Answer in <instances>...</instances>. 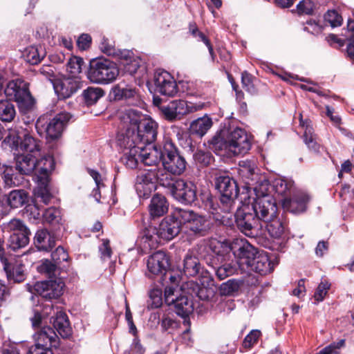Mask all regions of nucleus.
Segmentation results:
<instances>
[{
	"instance_id": "nucleus-1",
	"label": "nucleus",
	"mask_w": 354,
	"mask_h": 354,
	"mask_svg": "<svg viewBox=\"0 0 354 354\" xmlns=\"http://www.w3.org/2000/svg\"><path fill=\"white\" fill-rule=\"evenodd\" d=\"M274 199L269 194L257 197L251 204L243 205L235 214L237 227L246 236H254L262 227L261 221L274 213Z\"/></svg>"
},
{
	"instance_id": "nucleus-2",
	"label": "nucleus",
	"mask_w": 354,
	"mask_h": 354,
	"mask_svg": "<svg viewBox=\"0 0 354 354\" xmlns=\"http://www.w3.org/2000/svg\"><path fill=\"white\" fill-rule=\"evenodd\" d=\"M198 250L201 257L212 268L218 280H223L236 272V264L225 262L227 256L231 252L229 242L213 239L207 243L200 245Z\"/></svg>"
},
{
	"instance_id": "nucleus-3",
	"label": "nucleus",
	"mask_w": 354,
	"mask_h": 354,
	"mask_svg": "<svg viewBox=\"0 0 354 354\" xmlns=\"http://www.w3.org/2000/svg\"><path fill=\"white\" fill-rule=\"evenodd\" d=\"M180 209H176L171 214L165 217L158 227L149 226L144 230L141 240L147 243L149 248L158 246L159 239L171 241L181 231L183 222L180 218Z\"/></svg>"
},
{
	"instance_id": "nucleus-4",
	"label": "nucleus",
	"mask_w": 354,
	"mask_h": 354,
	"mask_svg": "<svg viewBox=\"0 0 354 354\" xmlns=\"http://www.w3.org/2000/svg\"><path fill=\"white\" fill-rule=\"evenodd\" d=\"M15 171L21 176H30L35 173L37 180L46 183L50 172L55 168L52 157H45L37 160V156L25 153H18L15 158Z\"/></svg>"
},
{
	"instance_id": "nucleus-5",
	"label": "nucleus",
	"mask_w": 354,
	"mask_h": 354,
	"mask_svg": "<svg viewBox=\"0 0 354 354\" xmlns=\"http://www.w3.org/2000/svg\"><path fill=\"white\" fill-rule=\"evenodd\" d=\"M3 144L11 150L37 156L41 149V142L26 129H10Z\"/></svg>"
},
{
	"instance_id": "nucleus-6",
	"label": "nucleus",
	"mask_w": 354,
	"mask_h": 354,
	"mask_svg": "<svg viewBox=\"0 0 354 354\" xmlns=\"http://www.w3.org/2000/svg\"><path fill=\"white\" fill-rule=\"evenodd\" d=\"M72 115L66 111L60 112L54 116L48 114L41 115L37 120L35 128L41 136H44L47 142L58 140L68 125Z\"/></svg>"
},
{
	"instance_id": "nucleus-7",
	"label": "nucleus",
	"mask_w": 354,
	"mask_h": 354,
	"mask_svg": "<svg viewBox=\"0 0 354 354\" xmlns=\"http://www.w3.org/2000/svg\"><path fill=\"white\" fill-rule=\"evenodd\" d=\"M119 74L116 63L105 58L91 59L86 71V77L90 82L102 85L113 82Z\"/></svg>"
},
{
	"instance_id": "nucleus-8",
	"label": "nucleus",
	"mask_w": 354,
	"mask_h": 354,
	"mask_svg": "<svg viewBox=\"0 0 354 354\" xmlns=\"http://www.w3.org/2000/svg\"><path fill=\"white\" fill-rule=\"evenodd\" d=\"M129 122L145 146L156 140L158 124L151 118L137 111L131 110L128 113Z\"/></svg>"
},
{
	"instance_id": "nucleus-9",
	"label": "nucleus",
	"mask_w": 354,
	"mask_h": 354,
	"mask_svg": "<svg viewBox=\"0 0 354 354\" xmlns=\"http://www.w3.org/2000/svg\"><path fill=\"white\" fill-rule=\"evenodd\" d=\"M171 176L162 169L155 167L144 170L136 178V191L144 197L148 196L156 187V183L167 187L170 185Z\"/></svg>"
},
{
	"instance_id": "nucleus-10",
	"label": "nucleus",
	"mask_w": 354,
	"mask_h": 354,
	"mask_svg": "<svg viewBox=\"0 0 354 354\" xmlns=\"http://www.w3.org/2000/svg\"><path fill=\"white\" fill-rule=\"evenodd\" d=\"M8 100L15 101L20 111L26 113L34 106L35 100L29 91V84L21 79L9 81L4 89Z\"/></svg>"
},
{
	"instance_id": "nucleus-11",
	"label": "nucleus",
	"mask_w": 354,
	"mask_h": 354,
	"mask_svg": "<svg viewBox=\"0 0 354 354\" xmlns=\"http://www.w3.org/2000/svg\"><path fill=\"white\" fill-rule=\"evenodd\" d=\"M187 162L178 147L170 140L163 143L162 167L165 172L171 177L182 175L186 170Z\"/></svg>"
},
{
	"instance_id": "nucleus-12",
	"label": "nucleus",
	"mask_w": 354,
	"mask_h": 354,
	"mask_svg": "<svg viewBox=\"0 0 354 354\" xmlns=\"http://www.w3.org/2000/svg\"><path fill=\"white\" fill-rule=\"evenodd\" d=\"M215 187L221 194L222 212H230L239 194L236 181L226 173L220 174L215 178Z\"/></svg>"
},
{
	"instance_id": "nucleus-13",
	"label": "nucleus",
	"mask_w": 354,
	"mask_h": 354,
	"mask_svg": "<svg viewBox=\"0 0 354 354\" xmlns=\"http://www.w3.org/2000/svg\"><path fill=\"white\" fill-rule=\"evenodd\" d=\"M1 228L3 232H10L8 242L10 250L16 251L28 244L31 232L22 221L12 219L8 223H3Z\"/></svg>"
},
{
	"instance_id": "nucleus-14",
	"label": "nucleus",
	"mask_w": 354,
	"mask_h": 354,
	"mask_svg": "<svg viewBox=\"0 0 354 354\" xmlns=\"http://www.w3.org/2000/svg\"><path fill=\"white\" fill-rule=\"evenodd\" d=\"M167 187L170 189L173 197L182 204L192 205L198 198L196 185L192 181L171 177L170 185Z\"/></svg>"
},
{
	"instance_id": "nucleus-15",
	"label": "nucleus",
	"mask_w": 354,
	"mask_h": 354,
	"mask_svg": "<svg viewBox=\"0 0 354 354\" xmlns=\"http://www.w3.org/2000/svg\"><path fill=\"white\" fill-rule=\"evenodd\" d=\"M204 103L194 104L184 100H173L166 106H161L160 110L165 118L173 122L180 120L184 115L201 110Z\"/></svg>"
},
{
	"instance_id": "nucleus-16",
	"label": "nucleus",
	"mask_w": 354,
	"mask_h": 354,
	"mask_svg": "<svg viewBox=\"0 0 354 354\" xmlns=\"http://www.w3.org/2000/svg\"><path fill=\"white\" fill-rule=\"evenodd\" d=\"M180 218L183 225L191 234L197 236H206L211 229V222L204 216L200 215L192 210L180 209Z\"/></svg>"
},
{
	"instance_id": "nucleus-17",
	"label": "nucleus",
	"mask_w": 354,
	"mask_h": 354,
	"mask_svg": "<svg viewBox=\"0 0 354 354\" xmlns=\"http://www.w3.org/2000/svg\"><path fill=\"white\" fill-rule=\"evenodd\" d=\"M234 257L236 258V266L243 271L248 270L259 254L257 250L246 240H236L232 243H229Z\"/></svg>"
},
{
	"instance_id": "nucleus-18",
	"label": "nucleus",
	"mask_w": 354,
	"mask_h": 354,
	"mask_svg": "<svg viewBox=\"0 0 354 354\" xmlns=\"http://www.w3.org/2000/svg\"><path fill=\"white\" fill-rule=\"evenodd\" d=\"M153 82L155 91L162 95L174 97L178 93V86L174 77L165 70H156Z\"/></svg>"
},
{
	"instance_id": "nucleus-19",
	"label": "nucleus",
	"mask_w": 354,
	"mask_h": 354,
	"mask_svg": "<svg viewBox=\"0 0 354 354\" xmlns=\"http://www.w3.org/2000/svg\"><path fill=\"white\" fill-rule=\"evenodd\" d=\"M228 147L232 156L246 153L251 148L250 137L246 131L241 128H236L232 131L227 130Z\"/></svg>"
},
{
	"instance_id": "nucleus-20",
	"label": "nucleus",
	"mask_w": 354,
	"mask_h": 354,
	"mask_svg": "<svg viewBox=\"0 0 354 354\" xmlns=\"http://www.w3.org/2000/svg\"><path fill=\"white\" fill-rule=\"evenodd\" d=\"M1 262L9 284L21 283L26 280L27 273L25 265L21 260L7 257L5 261H1Z\"/></svg>"
},
{
	"instance_id": "nucleus-21",
	"label": "nucleus",
	"mask_w": 354,
	"mask_h": 354,
	"mask_svg": "<svg viewBox=\"0 0 354 354\" xmlns=\"http://www.w3.org/2000/svg\"><path fill=\"white\" fill-rule=\"evenodd\" d=\"M64 287V283L60 279H55L36 282L34 290L46 300H52L57 299L63 294Z\"/></svg>"
},
{
	"instance_id": "nucleus-22",
	"label": "nucleus",
	"mask_w": 354,
	"mask_h": 354,
	"mask_svg": "<svg viewBox=\"0 0 354 354\" xmlns=\"http://www.w3.org/2000/svg\"><path fill=\"white\" fill-rule=\"evenodd\" d=\"M202 275L201 285L194 281H189L187 283L188 292L190 295L197 297L201 300L208 301L213 297L214 291L212 288L205 286V283L207 286L213 285L214 280L210 276L209 272L207 270L203 271Z\"/></svg>"
},
{
	"instance_id": "nucleus-23",
	"label": "nucleus",
	"mask_w": 354,
	"mask_h": 354,
	"mask_svg": "<svg viewBox=\"0 0 354 354\" xmlns=\"http://www.w3.org/2000/svg\"><path fill=\"white\" fill-rule=\"evenodd\" d=\"M147 269L152 275H166L169 268V258L166 252L159 250L149 256Z\"/></svg>"
},
{
	"instance_id": "nucleus-24",
	"label": "nucleus",
	"mask_w": 354,
	"mask_h": 354,
	"mask_svg": "<svg viewBox=\"0 0 354 354\" xmlns=\"http://www.w3.org/2000/svg\"><path fill=\"white\" fill-rule=\"evenodd\" d=\"M35 345L38 348H57L59 339L57 333L50 326H44L34 335Z\"/></svg>"
},
{
	"instance_id": "nucleus-25",
	"label": "nucleus",
	"mask_w": 354,
	"mask_h": 354,
	"mask_svg": "<svg viewBox=\"0 0 354 354\" xmlns=\"http://www.w3.org/2000/svg\"><path fill=\"white\" fill-rule=\"evenodd\" d=\"M283 208L294 214H299L306 211L309 198L302 193L294 194L285 198H280Z\"/></svg>"
},
{
	"instance_id": "nucleus-26",
	"label": "nucleus",
	"mask_w": 354,
	"mask_h": 354,
	"mask_svg": "<svg viewBox=\"0 0 354 354\" xmlns=\"http://www.w3.org/2000/svg\"><path fill=\"white\" fill-rule=\"evenodd\" d=\"M53 86L59 97L66 99L71 97L80 89L82 82L75 78L68 77L56 80Z\"/></svg>"
},
{
	"instance_id": "nucleus-27",
	"label": "nucleus",
	"mask_w": 354,
	"mask_h": 354,
	"mask_svg": "<svg viewBox=\"0 0 354 354\" xmlns=\"http://www.w3.org/2000/svg\"><path fill=\"white\" fill-rule=\"evenodd\" d=\"M117 143L122 151L131 150V148H137V147H142V148L145 147L143 143H141V140H139L129 122L124 131L118 133Z\"/></svg>"
},
{
	"instance_id": "nucleus-28",
	"label": "nucleus",
	"mask_w": 354,
	"mask_h": 354,
	"mask_svg": "<svg viewBox=\"0 0 354 354\" xmlns=\"http://www.w3.org/2000/svg\"><path fill=\"white\" fill-rule=\"evenodd\" d=\"M229 139L227 130H221L216 133L212 139L208 141L209 148L216 154L221 156H232V153H230L228 147Z\"/></svg>"
},
{
	"instance_id": "nucleus-29",
	"label": "nucleus",
	"mask_w": 354,
	"mask_h": 354,
	"mask_svg": "<svg viewBox=\"0 0 354 354\" xmlns=\"http://www.w3.org/2000/svg\"><path fill=\"white\" fill-rule=\"evenodd\" d=\"M55 232H50L47 229L37 231L34 236V245L39 251L50 252L56 242Z\"/></svg>"
},
{
	"instance_id": "nucleus-30",
	"label": "nucleus",
	"mask_w": 354,
	"mask_h": 354,
	"mask_svg": "<svg viewBox=\"0 0 354 354\" xmlns=\"http://www.w3.org/2000/svg\"><path fill=\"white\" fill-rule=\"evenodd\" d=\"M42 222L48 225L51 231L57 232L64 229V221L59 209L51 207L44 209L42 213Z\"/></svg>"
},
{
	"instance_id": "nucleus-31",
	"label": "nucleus",
	"mask_w": 354,
	"mask_h": 354,
	"mask_svg": "<svg viewBox=\"0 0 354 354\" xmlns=\"http://www.w3.org/2000/svg\"><path fill=\"white\" fill-rule=\"evenodd\" d=\"M274 213L269 219H263V221L266 223V229L269 234L274 239L282 238L285 232V225L283 222L278 217V207L274 200Z\"/></svg>"
},
{
	"instance_id": "nucleus-32",
	"label": "nucleus",
	"mask_w": 354,
	"mask_h": 354,
	"mask_svg": "<svg viewBox=\"0 0 354 354\" xmlns=\"http://www.w3.org/2000/svg\"><path fill=\"white\" fill-rule=\"evenodd\" d=\"M169 209V202L166 197L160 194H154L148 206L150 217L159 218L165 215Z\"/></svg>"
},
{
	"instance_id": "nucleus-33",
	"label": "nucleus",
	"mask_w": 354,
	"mask_h": 354,
	"mask_svg": "<svg viewBox=\"0 0 354 354\" xmlns=\"http://www.w3.org/2000/svg\"><path fill=\"white\" fill-rule=\"evenodd\" d=\"M163 159V145L153 146L152 148L140 149V160L147 166L156 167L160 162L162 163Z\"/></svg>"
},
{
	"instance_id": "nucleus-34",
	"label": "nucleus",
	"mask_w": 354,
	"mask_h": 354,
	"mask_svg": "<svg viewBox=\"0 0 354 354\" xmlns=\"http://www.w3.org/2000/svg\"><path fill=\"white\" fill-rule=\"evenodd\" d=\"M50 323L62 338H68L72 335V328L68 317L65 313L62 311L57 312L55 316L51 317Z\"/></svg>"
},
{
	"instance_id": "nucleus-35",
	"label": "nucleus",
	"mask_w": 354,
	"mask_h": 354,
	"mask_svg": "<svg viewBox=\"0 0 354 354\" xmlns=\"http://www.w3.org/2000/svg\"><path fill=\"white\" fill-rule=\"evenodd\" d=\"M29 198V193L26 190L23 189H13L8 194L6 203L10 207L16 209L28 204Z\"/></svg>"
},
{
	"instance_id": "nucleus-36",
	"label": "nucleus",
	"mask_w": 354,
	"mask_h": 354,
	"mask_svg": "<svg viewBox=\"0 0 354 354\" xmlns=\"http://www.w3.org/2000/svg\"><path fill=\"white\" fill-rule=\"evenodd\" d=\"M248 270L266 275L273 270V266L266 254L259 252Z\"/></svg>"
},
{
	"instance_id": "nucleus-37",
	"label": "nucleus",
	"mask_w": 354,
	"mask_h": 354,
	"mask_svg": "<svg viewBox=\"0 0 354 354\" xmlns=\"http://www.w3.org/2000/svg\"><path fill=\"white\" fill-rule=\"evenodd\" d=\"M272 188L278 196L288 198L294 192V182L286 178H276L272 183Z\"/></svg>"
},
{
	"instance_id": "nucleus-38",
	"label": "nucleus",
	"mask_w": 354,
	"mask_h": 354,
	"mask_svg": "<svg viewBox=\"0 0 354 354\" xmlns=\"http://www.w3.org/2000/svg\"><path fill=\"white\" fill-rule=\"evenodd\" d=\"M1 168L3 169L1 174V178L6 186L11 187L19 186L22 183L24 178L20 176L18 173L14 172L15 166L3 164Z\"/></svg>"
},
{
	"instance_id": "nucleus-39",
	"label": "nucleus",
	"mask_w": 354,
	"mask_h": 354,
	"mask_svg": "<svg viewBox=\"0 0 354 354\" xmlns=\"http://www.w3.org/2000/svg\"><path fill=\"white\" fill-rule=\"evenodd\" d=\"M171 304L174 306L176 313L183 318L188 317L194 310L192 301L185 295L175 297Z\"/></svg>"
},
{
	"instance_id": "nucleus-40",
	"label": "nucleus",
	"mask_w": 354,
	"mask_h": 354,
	"mask_svg": "<svg viewBox=\"0 0 354 354\" xmlns=\"http://www.w3.org/2000/svg\"><path fill=\"white\" fill-rule=\"evenodd\" d=\"M201 207L211 214L218 213V209L222 211V205L218 203V199L213 196L209 191H203L199 195Z\"/></svg>"
},
{
	"instance_id": "nucleus-41",
	"label": "nucleus",
	"mask_w": 354,
	"mask_h": 354,
	"mask_svg": "<svg viewBox=\"0 0 354 354\" xmlns=\"http://www.w3.org/2000/svg\"><path fill=\"white\" fill-rule=\"evenodd\" d=\"M202 267L198 259L187 254L183 260V274L187 277H195L200 273Z\"/></svg>"
},
{
	"instance_id": "nucleus-42",
	"label": "nucleus",
	"mask_w": 354,
	"mask_h": 354,
	"mask_svg": "<svg viewBox=\"0 0 354 354\" xmlns=\"http://www.w3.org/2000/svg\"><path fill=\"white\" fill-rule=\"evenodd\" d=\"M140 149L142 147L131 148V150L122 151L123 155L120 158V161L127 168L135 169L138 165V160H140Z\"/></svg>"
},
{
	"instance_id": "nucleus-43",
	"label": "nucleus",
	"mask_w": 354,
	"mask_h": 354,
	"mask_svg": "<svg viewBox=\"0 0 354 354\" xmlns=\"http://www.w3.org/2000/svg\"><path fill=\"white\" fill-rule=\"evenodd\" d=\"M16 116V109L13 102L8 99L0 100V120L10 122Z\"/></svg>"
},
{
	"instance_id": "nucleus-44",
	"label": "nucleus",
	"mask_w": 354,
	"mask_h": 354,
	"mask_svg": "<svg viewBox=\"0 0 354 354\" xmlns=\"http://www.w3.org/2000/svg\"><path fill=\"white\" fill-rule=\"evenodd\" d=\"M212 119L208 117L198 118L190 124V132L192 134L202 137L212 127Z\"/></svg>"
},
{
	"instance_id": "nucleus-45",
	"label": "nucleus",
	"mask_w": 354,
	"mask_h": 354,
	"mask_svg": "<svg viewBox=\"0 0 354 354\" xmlns=\"http://www.w3.org/2000/svg\"><path fill=\"white\" fill-rule=\"evenodd\" d=\"M104 95V91L102 88L92 86L88 87L82 94L83 100L87 106L95 104Z\"/></svg>"
},
{
	"instance_id": "nucleus-46",
	"label": "nucleus",
	"mask_w": 354,
	"mask_h": 354,
	"mask_svg": "<svg viewBox=\"0 0 354 354\" xmlns=\"http://www.w3.org/2000/svg\"><path fill=\"white\" fill-rule=\"evenodd\" d=\"M189 33L198 41H203L207 47L211 57L214 59L215 57V53L214 52L213 46L210 42V40L198 28L196 23L192 22L189 24Z\"/></svg>"
},
{
	"instance_id": "nucleus-47",
	"label": "nucleus",
	"mask_w": 354,
	"mask_h": 354,
	"mask_svg": "<svg viewBox=\"0 0 354 354\" xmlns=\"http://www.w3.org/2000/svg\"><path fill=\"white\" fill-rule=\"evenodd\" d=\"M256 78L250 73L245 71L241 73V84L243 88L252 95L259 93V90L255 84Z\"/></svg>"
},
{
	"instance_id": "nucleus-48",
	"label": "nucleus",
	"mask_w": 354,
	"mask_h": 354,
	"mask_svg": "<svg viewBox=\"0 0 354 354\" xmlns=\"http://www.w3.org/2000/svg\"><path fill=\"white\" fill-rule=\"evenodd\" d=\"M141 59L133 58L132 60L124 64V70L126 73L131 75H138V77H142L145 74V67L140 64Z\"/></svg>"
},
{
	"instance_id": "nucleus-49",
	"label": "nucleus",
	"mask_w": 354,
	"mask_h": 354,
	"mask_svg": "<svg viewBox=\"0 0 354 354\" xmlns=\"http://www.w3.org/2000/svg\"><path fill=\"white\" fill-rule=\"evenodd\" d=\"M112 94L114 100H122L134 98L136 91L134 88L116 85L112 89Z\"/></svg>"
},
{
	"instance_id": "nucleus-50",
	"label": "nucleus",
	"mask_w": 354,
	"mask_h": 354,
	"mask_svg": "<svg viewBox=\"0 0 354 354\" xmlns=\"http://www.w3.org/2000/svg\"><path fill=\"white\" fill-rule=\"evenodd\" d=\"M52 261L58 265L59 269L67 267L69 256L62 246H58L51 254Z\"/></svg>"
},
{
	"instance_id": "nucleus-51",
	"label": "nucleus",
	"mask_w": 354,
	"mask_h": 354,
	"mask_svg": "<svg viewBox=\"0 0 354 354\" xmlns=\"http://www.w3.org/2000/svg\"><path fill=\"white\" fill-rule=\"evenodd\" d=\"M303 140L308 148L315 152L319 151V145L316 141V136L314 134L313 128L307 125L303 135Z\"/></svg>"
},
{
	"instance_id": "nucleus-52",
	"label": "nucleus",
	"mask_w": 354,
	"mask_h": 354,
	"mask_svg": "<svg viewBox=\"0 0 354 354\" xmlns=\"http://www.w3.org/2000/svg\"><path fill=\"white\" fill-rule=\"evenodd\" d=\"M194 160L196 165L200 167H207L214 161V158L211 152L198 149L193 155Z\"/></svg>"
},
{
	"instance_id": "nucleus-53",
	"label": "nucleus",
	"mask_w": 354,
	"mask_h": 354,
	"mask_svg": "<svg viewBox=\"0 0 354 354\" xmlns=\"http://www.w3.org/2000/svg\"><path fill=\"white\" fill-rule=\"evenodd\" d=\"M241 284V281L234 279H229L221 285L219 288L220 293L221 295H232L234 292L239 291Z\"/></svg>"
},
{
	"instance_id": "nucleus-54",
	"label": "nucleus",
	"mask_w": 354,
	"mask_h": 354,
	"mask_svg": "<svg viewBox=\"0 0 354 354\" xmlns=\"http://www.w3.org/2000/svg\"><path fill=\"white\" fill-rule=\"evenodd\" d=\"M25 210V214L29 219H32L35 221L42 219V213L44 209H41L37 203L26 204Z\"/></svg>"
},
{
	"instance_id": "nucleus-55",
	"label": "nucleus",
	"mask_w": 354,
	"mask_h": 354,
	"mask_svg": "<svg viewBox=\"0 0 354 354\" xmlns=\"http://www.w3.org/2000/svg\"><path fill=\"white\" fill-rule=\"evenodd\" d=\"M25 57L27 62L32 65H35L44 58V54H40L37 48L31 46L26 50Z\"/></svg>"
},
{
	"instance_id": "nucleus-56",
	"label": "nucleus",
	"mask_w": 354,
	"mask_h": 354,
	"mask_svg": "<svg viewBox=\"0 0 354 354\" xmlns=\"http://www.w3.org/2000/svg\"><path fill=\"white\" fill-rule=\"evenodd\" d=\"M59 269V267L54 261L48 259H45L42 261L41 264L38 267L39 272L46 274L50 277L56 275L57 270Z\"/></svg>"
},
{
	"instance_id": "nucleus-57",
	"label": "nucleus",
	"mask_w": 354,
	"mask_h": 354,
	"mask_svg": "<svg viewBox=\"0 0 354 354\" xmlns=\"http://www.w3.org/2000/svg\"><path fill=\"white\" fill-rule=\"evenodd\" d=\"M100 48L103 53L108 56L113 57L117 55V48L114 45V42L104 36L101 39Z\"/></svg>"
},
{
	"instance_id": "nucleus-58",
	"label": "nucleus",
	"mask_w": 354,
	"mask_h": 354,
	"mask_svg": "<svg viewBox=\"0 0 354 354\" xmlns=\"http://www.w3.org/2000/svg\"><path fill=\"white\" fill-rule=\"evenodd\" d=\"M84 64V59L80 57H71L67 64V71L72 75H77L82 72V66Z\"/></svg>"
},
{
	"instance_id": "nucleus-59",
	"label": "nucleus",
	"mask_w": 354,
	"mask_h": 354,
	"mask_svg": "<svg viewBox=\"0 0 354 354\" xmlns=\"http://www.w3.org/2000/svg\"><path fill=\"white\" fill-rule=\"evenodd\" d=\"M39 183L41 184V186L39 188L37 196V198H41V202H43L46 205H48L50 203L51 198H53V196L50 193L48 189L49 176L48 177V180L46 183H44L42 182Z\"/></svg>"
},
{
	"instance_id": "nucleus-60",
	"label": "nucleus",
	"mask_w": 354,
	"mask_h": 354,
	"mask_svg": "<svg viewBox=\"0 0 354 354\" xmlns=\"http://www.w3.org/2000/svg\"><path fill=\"white\" fill-rule=\"evenodd\" d=\"M179 324L174 319L169 317L168 315H164L160 321V327L162 332L174 330L178 328Z\"/></svg>"
},
{
	"instance_id": "nucleus-61",
	"label": "nucleus",
	"mask_w": 354,
	"mask_h": 354,
	"mask_svg": "<svg viewBox=\"0 0 354 354\" xmlns=\"http://www.w3.org/2000/svg\"><path fill=\"white\" fill-rule=\"evenodd\" d=\"M324 20L333 28L340 26L343 21L342 16L335 10H328L324 15Z\"/></svg>"
},
{
	"instance_id": "nucleus-62",
	"label": "nucleus",
	"mask_w": 354,
	"mask_h": 354,
	"mask_svg": "<svg viewBox=\"0 0 354 354\" xmlns=\"http://www.w3.org/2000/svg\"><path fill=\"white\" fill-rule=\"evenodd\" d=\"M330 283L326 280L321 281L314 294V299L317 302L322 301L324 300L330 288Z\"/></svg>"
},
{
	"instance_id": "nucleus-63",
	"label": "nucleus",
	"mask_w": 354,
	"mask_h": 354,
	"mask_svg": "<svg viewBox=\"0 0 354 354\" xmlns=\"http://www.w3.org/2000/svg\"><path fill=\"white\" fill-rule=\"evenodd\" d=\"M162 304V292L159 290H152L149 292L148 306L151 308H158Z\"/></svg>"
},
{
	"instance_id": "nucleus-64",
	"label": "nucleus",
	"mask_w": 354,
	"mask_h": 354,
	"mask_svg": "<svg viewBox=\"0 0 354 354\" xmlns=\"http://www.w3.org/2000/svg\"><path fill=\"white\" fill-rule=\"evenodd\" d=\"M261 335V332L258 330H252L246 337L243 342V346L245 348H250L255 344Z\"/></svg>"
}]
</instances>
